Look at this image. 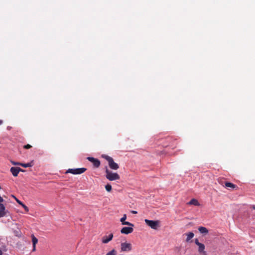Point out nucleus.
Returning <instances> with one entry per match:
<instances>
[{
    "label": "nucleus",
    "instance_id": "obj_1",
    "mask_svg": "<svg viewBox=\"0 0 255 255\" xmlns=\"http://www.w3.org/2000/svg\"><path fill=\"white\" fill-rule=\"evenodd\" d=\"M102 157L108 162L109 166L111 169L113 170H117L119 168V165L114 162L112 157L107 155H103Z\"/></svg>",
    "mask_w": 255,
    "mask_h": 255
},
{
    "label": "nucleus",
    "instance_id": "obj_2",
    "mask_svg": "<svg viewBox=\"0 0 255 255\" xmlns=\"http://www.w3.org/2000/svg\"><path fill=\"white\" fill-rule=\"evenodd\" d=\"M106 177L110 181H114L120 179V175L117 173H114L110 171L107 167L106 169Z\"/></svg>",
    "mask_w": 255,
    "mask_h": 255
},
{
    "label": "nucleus",
    "instance_id": "obj_3",
    "mask_svg": "<svg viewBox=\"0 0 255 255\" xmlns=\"http://www.w3.org/2000/svg\"><path fill=\"white\" fill-rule=\"evenodd\" d=\"M144 222L147 225L152 229L157 230L159 227V221L158 220L154 221L145 219Z\"/></svg>",
    "mask_w": 255,
    "mask_h": 255
},
{
    "label": "nucleus",
    "instance_id": "obj_4",
    "mask_svg": "<svg viewBox=\"0 0 255 255\" xmlns=\"http://www.w3.org/2000/svg\"><path fill=\"white\" fill-rule=\"evenodd\" d=\"M87 170L85 168H78L75 169H69L66 171V173H70L73 174H80L84 173Z\"/></svg>",
    "mask_w": 255,
    "mask_h": 255
},
{
    "label": "nucleus",
    "instance_id": "obj_5",
    "mask_svg": "<svg viewBox=\"0 0 255 255\" xmlns=\"http://www.w3.org/2000/svg\"><path fill=\"white\" fill-rule=\"evenodd\" d=\"M195 243L198 246V252L200 253H203L204 255H206V252L204 251L205 246L203 244L200 243L197 239L195 240Z\"/></svg>",
    "mask_w": 255,
    "mask_h": 255
},
{
    "label": "nucleus",
    "instance_id": "obj_6",
    "mask_svg": "<svg viewBox=\"0 0 255 255\" xmlns=\"http://www.w3.org/2000/svg\"><path fill=\"white\" fill-rule=\"evenodd\" d=\"M131 249V245L130 243H123L121 244V251L123 252H129Z\"/></svg>",
    "mask_w": 255,
    "mask_h": 255
},
{
    "label": "nucleus",
    "instance_id": "obj_7",
    "mask_svg": "<svg viewBox=\"0 0 255 255\" xmlns=\"http://www.w3.org/2000/svg\"><path fill=\"white\" fill-rule=\"evenodd\" d=\"M87 159L92 162L95 167L98 168L100 165V161L99 159L95 158L93 157H88Z\"/></svg>",
    "mask_w": 255,
    "mask_h": 255
},
{
    "label": "nucleus",
    "instance_id": "obj_8",
    "mask_svg": "<svg viewBox=\"0 0 255 255\" xmlns=\"http://www.w3.org/2000/svg\"><path fill=\"white\" fill-rule=\"evenodd\" d=\"M13 176L16 177L20 171L23 172V170L18 167H12L10 169Z\"/></svg>",
    "mask_w": 255,
    "mask_h": 255
},
{
    "label": "nucleus",
    "instance_id": "obj_9",
    "mask_svg": "<svg viewBox=\"0 0 255 255\" xmlns=\"http://www.w3.org/2000/svg\"><path fill=\"white\" fill-rule=\"evenodd\" d=\"M133 227H123L121 230V232L122 234H126V235H128V234H129L130 233H131L133 231V229L132 228Z\"/></svg>",
    "mask_w": 255,
    "mask_h": 255
},
{
    "label": "nucleus",
    "instance_id": "obj_10",
    "mask_svg": "<svg viewBox=\"0 0 255 255\" xmlns=\"http://www.w3.org/2000/svg\"><path fill=\"white\" fill-rule=\"evenodd\" d=\"M113 238V234H110L108 236H105L102 238V242L103 244H107L111 241Z\"/></svg>",
    "mask_w": 255,
    "mask_h": 255
},
{
    "label": "nucleus",
    "instance_id": "obj_11",
    "mask_svg": "<svg viewBox=\"0 0 255 255\" xmlns=\"http://www.w3.org/2000/svg\"><path fill=\"white\" fill-rule=\"evenodd\" d=\"M5 208L3 204L0 203V218L5 216Z\"/></svg>",
    "mask_w": 255,
    "mask_h": 255
},
{
    "label": "nucleus",
    "instance_id": "obj_12",
    "mask_svg": "<svg viewBox=\"0 0 255 255\" xmlns=\"http://www.w3.org/2000/svg\"><path fill=\"white\" fill-rule=\"evenodd\" d=\"M198 230L201 234H207L208 233V229L204 227H199Z\"/></svg>",
    "mask_w": 255,
    "mask_h": 255
},
{
    "label": "nucleus",
    "instance_id": "obj_13",
    "mask_svg": "<svg viewBox=\"0 0 255 255\" xmlns=\"http://www.w3.org/2000/svg\"><path fill=\"white\" fill-rule=\"evenodd\" d=\"M186 235H187V238L186 239V241L187 242H189L190 241V240L191 239H192L194 236V234L192 232H189V233L186 234Z\"/></svg>",
    "mask_w": 255,
    "mask_h": 255
},
{
    "label": "nucleus",
    "instance_id": "obj_14",
    "mask_svg": "<svg viewBox=\"0 0 255 255\" xmlns=\"http://www.w3.org/2000/svg\"><path fill=\"white\" fill-rule=\"evenodd\" d=\"M188 204L190 205H194L195 206H198L199 205L198 201L195 199H192L191 200Z\"/></svg>",
    "mask_w": 255,
    "mask_h": 255
},
{
    "label": "nucleus",
    "instance_id": "obj_15",
    "mask_svg": "<svg viewBox=\"0 0 255 255\" xmlns=\"http://www.w3.org/2000/svg\"><path fill=\"white\" fill-rule=\"evenodd\" d=\"M31 238H32V242L33 245H34V246L36 245V244L38 242L37 239L33 235H32L31 236Z\"/></svg>",
    "mask_w": 255,
    "mask_h": 255
},
{
    "label": "nucleus",
    "instance_id": "obj_16",
    "mask_svg": "<svg viewBox=\"0 0 255 255\" xmlns=\"http://www.w3.org/2000/svg\"><path fill=\"white\" fill-rule=\"evenodd\" d=\"M225 186L227 187L234 188L236 185L231 182H226Z\"/></svg>",
    "mask_w": 255,
    "mask_h": 255
},
{
    "label": "nucleus",
    "instance_id": "obj_17",
    "mask_svg": "<svg viewBox=\"0 0 255 255\" xmlns=\"http://www.w3.org/2000/svg\"><path fill=\"white\" fill-rule=\"evenodd\" d=\"M20 165L23 167H29L32 166V164L31 163H21Z\"/></svg>",
    "mask_w": 255,
    "mask_h": 255
},
{
    "label": "nucleus",
    "instance_id": "obj_18",
    "mask_svg": "<svg viewBox=\"0 0 255 255\" xmlns=\"http://www.w3.org/2000/svg\"><path fill=\"white\" fill-rule=\"evenodd\" d=\"M105 188L108 192H110L112 190V186L108 184L105 186Z\"/></svg>",
    "mask_w": 255,
    "mask_h": 255
},
{
    "label": "nucleus",
    "instance_id": "obj_19",
    "mask_svg": "<svg viewBox=\"0 0 255 255\" xmlns=\"http://www.w3.org/2000/svg\"><path fill=\"white\" fill-rule=\"evenodd\" d=\"M106 255H116V251L115 250L113 249L110 252H108Z\"/></svg>",
    "mask_w": 255,
    "mask_h": 255
},
{
    "label": "nucleus",
    "instance_id": "obj_20",
    "mask_svg": "<svg viewBox=\"0 0 255 255\" xmlns=\"http://www.w3.org/2000/svg\"><path fill=\"white\" fill-rule=\"evenodd\" d=\"M122 225H128L130 227H133L134 225L133 224L130 223V222H127V221H125L123 223H122Z\"/></svg>",
    "mask_w": 255,
    "mask_h": 255
},
{
    "label": "nucleus",
    "instance_id": "obj_21",
    "mask_svg": "<svg viewBox=\"0 0 255 255\" xmlns=\"http://www.w3.org/2000/svg\"><path fill=\"white\" fill-rule=\"evenodd\" d=\"M127 219V215L124 214L123 216V217L121 219L120 221L122 223L125 221V220Z\"/></svg>",
    "mask_w": 255,
    "mask_h": 255
},
{
    "label": "nucleus",
    "instance_id": "obj_22",
    "mask_svg": "<svg viewBox=\"0 0 255 255\" xmlns=\"http://www.w3.org/2000/svg\"><path fill=\"white\" fill-rule=\"evenodd\" d=\"M22 207L24 209L26 212H28L29 211L28 208L23 203L21 205Z\"/></svg>",
    "mask_w": 255,
    "mask_h": 255
},
{
    "label": "nucleus",
    "instance_id": "obj_23",
    "mask_svg": "<svg viewBox=\"0 0 255 255\" xmlns=\"http://www.w3.org/2000/svg\"><path fill=\"white\" fill-rule=\"evenodd\" d=\"M31 147V146L30 145V144H26V145H25L24 146V148H25V149H29V148H30Z\"/></svg>",
    "mask_w": 255,
    "mask_h": 255
},
{
    "label": "nucleus",
    "instance_id": "obj_24",
    "mask_svg": "<svg viewBox=\"0 0 255 255\" xmlns=\"http://www.w3.org/2000/svg\"><path fill=\"white\" fill-rule=\"evenodd\" d=\"M14 197V198L15 199L16 202H17V203H18L19 205H21L23 203L20 201V200H19L18 199H17L16 197H15L14 196H13Z\"/></svg>",
    "mask_w": 255,
    "mask_h": 255
},
{
    "label": "nucleus",
    "instance_id": "obj_25",
    "mask_svg": "<svg viewBox=\"0 0 255 255\" xmlns=\"http://www.w3.org/2000/svg\"><path fill=\"white\" fill-rule=\"evenodd\" d=\"M12 164L14 165H20V164L21 163H19V162H13V161H12L11 162Z\"/></svg>",
    "mask_w": 255,
    "mask_h": 255
},
{
    "label": "nucleus",
    "instance_id": "obj_26",
    "mask_svg": "<svg viewBox=\"0 0 255 255\" xmlns=\"http://www.w3.org/2000/svg\"><path fill=\"white\" fill-rule=\"evenodd\" d=\"M3 202V198L0 196V203H2Z\"/></svg>",
    "mask_w": 255,
    "mask_h": 255
},
{
    "label": "nucleus",
    "instance_id": "obj_27",
    "mask_svg": "<svg viewBox=\"0 0 255 255\" xmlns=\"http://www.w3.org/2000/svg\"><path fill=\"white\" fill-rule=\"evenodd\" d=\"M36 245H33V249H32V251H35V248H36Z\"/></svg>",
    "mask_w": 255,
    "mask_h": 255
},
{
    "label": "nucleus",
    "instance_id": "obj_28",
    "mask_svg": "<svg viewBox=\"0 0 255 255\" xmlns=\"http://www.w3.org/2000/svg\"><path fill=\"white\" fill-rule=\"evenodd\" d=\"M131 213L132 214H137V212L136 211H132Z\"/></svg>",
    "mask_w": 255,
    "mask_h": 255
},
{
    "label": "nucleus",
    "instance_id": "obj_29",
    "mask_svg": "<svg viewBox=\"0 0 255 255\" xmlns=\"http://www.w3.org/2000/svg\"><path fill=\"white\" fill-rule=\"evenodd\" d=\"M11 128V127L8 126V127H7V129H8V130H10Z\"/></svg>",
    "mask_w": 255,
    "mask_h": 255
},
{
    "label": "nucleus",
    "instance_id": "obj_30",
    "mask_svg": "<svg viewBox=\"0 0 255 255\" xmlns=\"http://www.w3.org/2000/svg\"><path fill=\"white\" fill-rule=\"evenodd\" d=\"M2 123H3V121L2 120H0V125L2 124Z\"/></svg>",
    "mask_w": 255,
    "mask_h": 255
},
{
    "label": "nucleus",
    "instance_id": "obj_31",
    "mask_svg": "<svg viewBox=\"0 0 255 255\" xmlns=\"http://www.w3.org/2000/svg\"><path fill=\"white\" fill-rule=\"evenodd\" d=\"M252 208L253 209L255 210V205H253Z\"/></svg>",
    "mask_w": 255,
    "mask_h": 255
},
{
    "label": "nucleus",
    "instance_id": "obj_32",
    "mask_svg": "<svg viewBox=\"0 0 255 255\" xmlns=\"http://www.w3.org/2000/svg\"><path fill=\"white\" fill-rule=\"evenodd\" d=\"M2 252L1 250H0V255H2Z\"/></svg>",
    "mask_w": 255,
    "mask_h": 255
}]
</instances>
